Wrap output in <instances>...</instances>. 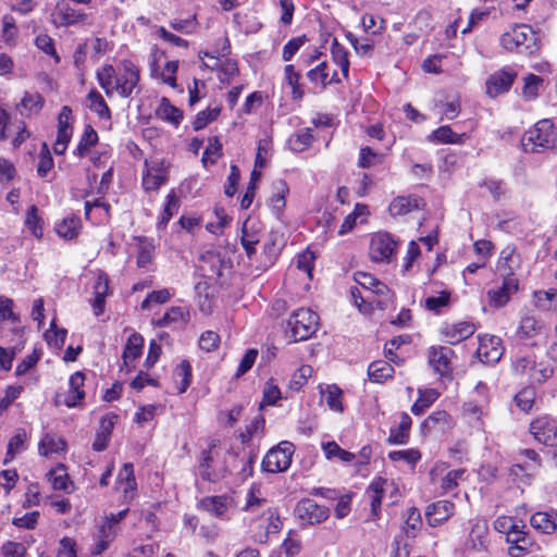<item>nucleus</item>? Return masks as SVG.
I'll list each match as a JSON object with an SVG mask.
<instances>
[{"label": "nucleus", "instance_id": "f257e3e1", "mask_svg": "<svg viewBox=\"0 0 557 557\" xmlns=\"http://www.w3.org/2000/svg\"><path fill=\"white\" fill-rule=\"evenodd\" d=\"M97 79L108 97L116 92L122 98H129L140 91V73L131 61H124L117 70L109 64L103 65L97 71Z\"/></svg>", "mask_w": 557, "mask_h": 557}, {"label": "nucleus", "instance_id": "f03ea898", "mask_svg": "<svg viewBox=\"0 0 557 557\" xmlns=\"http://www.w3.org/2000/svg\"><path fill=\"white\" fill-rule=\"evenodd\" d=\"M500 45L507 51H517L528 55L540 50V40L533 28L527 24L515 25L500 36Z\"/></svg>", "mask_w": 557, "mask_h": 557}, {"label": "nucleus", "instance_id": "7ed1b4c3", "mask_svg": "<svg viewBox=\"0 0 557 557\" xmlns=\"http://www.w3.org/2000/svg\"><path fill=\"white\" fill-rule=\"evenodd\" d=\"M557 129L550 120L539 121L523 134L521 144L525 152H541L554 147Z\"/></svg>", "mask_w": 557, "mask_h": 557}, {"label": "nucleus", "instance_id": "20e7f679", "mask_svg": "<svg viewBox=\"0 0 557 557\" xmlns=\"http://www.w3.org/2000/svg\"><path fill=\"white\" fill-rule=\"evenodd\" d=\"M319 317L308 308L296 310L287 322V334L293 342L310 338L317 331Z\"/></svg>", "mask_w": 557, "mask_h": 557}, {"label": "nucleus", "instance_id": "39448f33", "mask_svg": "<svg viewBox=\"0 0 557 557\" xmlns=\"http://www.w3.org/2000/svg\"><path fill=\"white\" fill-rule=\"evenodd\" d=\"M517 373L527 375L532 382L544 383L553 373V367L546 361H536L534 356L527 355L518 357L513 362Z\"/></svg>", "mask_w": 557, "mask_h": 557}, {"label": "nucleus", "instance_id": "423d86ee", "mask_svg": "<svg viewBox=\"0 0 557 557\" xmlns=\"http://www.w3.org/2000/svg\"><path fill=\"white\" fill-rule=\"evenodd\" d=\"M294 451L295 448L290 442H281L267 453L262 460V469L270 473L286 471L292 463Z\"/></svg>", "mask_w": 557, "mask_h": 557}, {"label": "nucleus", "instance_id": "0eeeda50", "mask_svg": "<svg viewBox=\"0 0 557 557\" xmlns=\"http://www.w3.org/2000/svg\"><path fill=\"white\" fill-rule=\"evenodd\" d=\"M518 76L517 71L511 66H504L492 73L486 82V94L491 98H496L508 92Z\"/></svg>", "mask_w": 557, "mask_h": 557}, {"label": "nucleus", "instance_id": "6e6552de", "mask_svg": "<svg viewBox=\"0 0 557 557\" xmlns=\"http://www.w3.org/2000/svg\"><path fill=\"white\" fill-rule=\"evenodd\" d=\"M295 516L305 525L319 524L330 516L327 507L317 504L310 498L299 500L295 507Z\"/></svg>", "mask_w": 557, "mask_h": 557}, {"label": "nucleus", "instance_id": "1a4fd4ad", "mask_svg": "<svg viewBox=\"0 0 557 557\" xmlns=\"http://www.w3.org/2000/svg\"><path fill=\"white\" fill-rule=\"evenodd\" d=\"M530 433L535 441L545 446H557V421L548 416L534 419L530 423Z\"/></svg>", "mask_w": 557, "mask_h": 557}, {"label": "nucleus", "instance_id": "9d476101", "mask_svg": "<svg viewBox=\"0 0 557 557\" xmlns=\"http://www.w3.org/2000/svg\"><path fill=\"white\" fill-rule=\"evenodd\" d=\"M397 243L388 233L375 234L370 244V255L374 261L389 262L392 256L395 253Z\"/></svg>", "mask_w": 557, "mask_h": 557}, {"label": "nucleus", "instance_id": "9b49d317", "mask_svg": "<svg viewBox=\"0 0 557 557\" xmlns=\"http://www.w3.org/2000/svg\"><path fill=\"white\" fill-rule=\"evenodd\" d=\"M518 290V281L512 275H508L503 280L499 286H495L487 292L488 302L496 308L504 307L512 294Z\"/></svg>", "mask_w": 557, "mask_h": 557}, {"label": "nucleus", "instance_id": "f8f14e48", "mask_svg": "<svg viewBox=\"0 0 557 557\" xmlns=\"http://www.w3.org/2000/svg\"><path fill=\"white\" fill-rule=\"evenodd\" d=\"M455 352L449 347L438 346L429 349V363L442 376L451 372V358Z\"/></svg>", "mask_w": 557, "mask_h": 557}, {"label": "nucleus", "instance_id": "ddd939ff", "mask_svg": "<svg viewBox=\"0 0 557 557\" xmlns=\"http://www.w3.org/2000/svg\"><path fill=\"white\" fill-rule=\"evenodd\" d=\"M454 510L455 505L449 500H438L430 504L425 510L428 523L431 527L440 525L453 516Z\"/></svg>", "mask_w": 557, "mask_h": 557}, {"label": "nucleus", "instance_id": "4468645a", "mask_svg": "<svg viewBox=\"0 0 557 557\" xmlns=\"http://www.w3.org/2000/svg\"><path fill=\"white\" fill-rule=\"evenodd\" d=\"M498 337L481 338L476 349V356L481 362L491 364L497 362L503 355V347L499 346Z\"/></svg>", "mask_w": 557, "mask_h": 557}, {"label": "nucleus", "instance_id": "2eb2a0df", "mask_svg": "<svg viewBox=\"0 0 557 557\" xmlns=\"http://www.w3.org/2000/svg\"><path fill=\"white\" fill-rule=\"evenodd\" d=\"M85 375L83 372H75L70 376L69 392L64 397V405L69 408L76 407L85 398L83 389Z\"/></svg>", "mask_w": 557, "mask_h": 557}, {"label": "nucleus", "instance_id": "dca6fc26", "mask_svg": "<svg viewBox=\"0 0 557 557\" xmlns=\"http://www.w3.org/2000/svg\"><path fill=\"white\" fill-rule=\"evenodd\" d=\"M423 205V200L418 196H399L391 202L388 210L393 216H399L408 214L412 210H419Z\"/></svg>", "mask_w": 557, "mask_h": 557}, {"label": "nucleus", "instance_id": "f3484780", "mask_svg": "<svg viewBox=\"0 0 557 557\" xmlns=\"http://www.w3.org/2000/svg\"><path fill=\"white\" fill-rule=\"evenodd\" d=\"M117 533V527H114L113 522L103 521L102 524L98 527L96 543L94 548L91 549L92 555H100L106 549H108L110 543L113 541Z\"/></svg>", "mask_w": 557, "mask_h": 557}, {"label": "nucleus", "instance_id": "a211bd4d", "mask_svg": "<svg viewBox=\"0 0 557 557\" xmlns=\"http://www.w3.org/2000/svg\"><path fill=\"white\" fill-rule=\"evenodd\" d=\"M214 448L215 444L212 443L208 449L202 450L198 465L199 475L202 480L209 482H216L223 476L220 472L212 468Z\"/></svg>", "mask_w": 557, "mask_h": 557}, {"label": "nucleus", "instance_id": "6ab92c4d", "mask_svg": "<svg viewBox=\"0 0 557 557\" xmlns=\"http://www.w3.org/2000/svg\"><path fill=\"white\" fill-rule=\"evenodd\" d=\"M545 325L541 320L533 315H524L517 330L519 339L529 341L534 339L544 333Z\"/></svg>", "mask_w": 557, "mask_h": 557}, {"label": "nucleus", "instance_id": "aec40b11", "mask_svg": "<svg viewBox=\"0 0 557 557\" xmlns=\"http://www.w3.org/2000/svg\"><path fill=\"white\" fill-rule=\"evenodd\" d=\"M475 332V326L470 322H459L447 325L443 329V334L447 338V343L456 345L463 339L469 338Z\"/></svg>", "mask_w": 557, "mask_h": 557}, {"label": "nucleus", "instance_id": "412c9836", "mask_svg": "<svg viewBox=\"0 0 557 557\" xmlns=\"http://www.w3.org/2000/svg\"><path fill=\"white\" fill-rule=\"evenodd\" d=\"M530 523L533 529L544 534H552L557 528V512L537 511L531 516Z\"/></svg>", "mask_w": 557, "mask_h": 557}, {"label": "nucleus", "instance_id": "4be33fe9", "mask_svg": "<svg viewBox=\"0 0 557 557\" xmlns=\"http://www.w3.org/2000/svg\"><path fill=\"white\" fill-rule=\"evenodd\" d=\"M412 420L408 413L403 412L400 414V421L397 426H393L389 430L388 443L395 445H405L409 441V434L411 429Z\"/></svg>", "mask_w": 557, "mask_h": 557}, {"label": "nucleus", "instance_id": "5701e85b", "mask_svg": "<svg viewBox=\"0 0 557 557\" xmlns=\"http://www.w3.org/2000/svg\"><path fill=\"white\" fill-rule=\"evenodd\" d=\"M307 77L312 84L319 86L321 89H324L332 83H339L336 72H334L330 77L329 65L325 61L319 63L315 67L308 71Z\"/></svg>", "mask_w": 557, "mask_h": 557}, {"label": "nucleus", "instance_id": "b1692460", "mask_svg": "<svg viewBox=\"0 0 557 557\" xmlns=\"http://www.w3.org/2000/svg\"><path fill=\"white\" fill-rule=\"evenodd\" d=\"M386 484H387V480L377 478L367 488L366 494L370 499L371 513L373 517L379 516V511H380V508L382 505V498H383V495L385 492Z\"/></svg>", "mask_w": 557, "mask_h": 557}, {"label": "nucleus", "instance_id": "393cba45", "mask_svg": "<svg viewBox=\"0 0 557 557\" xmlns=\"http://www.w3.org/2000/svg\"><path fill=\"white\" fill-rule=\"evenodd\" d=\"M199 507L214 517H223L228 509V497L225 495L203 497Z\"/></svg>", "mask_w": 557, "mask_h": 557}, {"label": "nucleus", "instance_id": "a878e982", "mask_svg": "<svg viewBox=\"0 0 557 557\" xmlns=\"http://www.w3.org/2000/svg\"><path fill=\"white\" fill-rule=\"evenodd\" d=\"M242 245L249 258L256 252L255 246L259 243L260 236L257 225L249 220H246L242 230Z\"/></svg>", "mask_w": 557, "mask_h": 557}, {"label": "nucleus", "instance_id": "bb28decb", "mask_svg": "<svg viewBox=\"0 0 557 557\" xmlns=\"http://www.w3.org/2000/svg\"><path fill=\"white\" fill-rule=\"evenodd\" d=\"M144 338L138 333H133L126 343L123 351V361L126 367L141 355Z\"/></svg>", "mask_w": 557, "mask_h": 557}, {"label": "nucleus", "instance_id": "cd10ccee", "mask_svg": "<svg viewBox=\"0 0 557 557\" xmlns=\"http://www.w3.org/2000/svg\"><path fill=\"white\" fill-rule=\"evenodd\" d=\"M66 448V443L61 437H58L53 434H45L39 442L38 450L42 456H48L50 454H58L64 451Z\"/></svg>", "mask_w": 557, "mask_h": 557}, {"label": "nucleus", "instance_id": "c85d7f7f", "mask_svg": "<svg viewBox=\"0 0 557 557\" xmlns=\"http://www.w3.org/2000/svg\"><path fill=\"white\" fill-rule=\"evenodd\" d=\"M393 373V367L385 360L373 361L368 368V375L370 381L376 383H382L385 380L392 377Z\"/></svg>", "mask_w": 557, "mask_h": 557}, {"label": "nucleus", "instance_id": "c756f323", "mask_svg": "<svg viewBox=\"0 0 557 557\" xmlns=\"http://www.w3.org/2000/svg\"><path fill=\"white\" fill-rule=\"evenodd\" d=\"M189 321V311L185 307H172L157 322L158 326L164 327L172 323H180L186 325Z\"/></svg>", "mask_w": 557, "mask_h": 557}, {"label": "nucleus", "instance_id": "7c9ffc66", "mask_svg": "<svg viewBox=\"0 0 557 557\" xmlns=\"http://www.w3.org/2000/svg\"><path fill=\"white\" fill-rule=\"evenodd\" d=\"M55 10L63 25H74L87 17L85 13L71 8L65 1L59 2Z\"/></svg>", "mask_w": 557, "mask_h": 557}, {"label": "nucleus", "instance_id": "2f4dec72", "mask_svg": "<svg viewBox=\"0 0 557 557\" xmlns=\"http://www.w3.org/2000/svg\"><path fill=\"white\" fill-rule=\"evenodd\" d=\"M26 431L24 429H17L15 434L9 440L4 463L12 461L17 454L26 449Z\"/></svg>", "mask_w": 557, "mask_h": 557}, {"label": "nucleus", "instance_id": "473e14b6", "mask_svg": "<svg viewBox=\"0 0 557 557\" xmlns=\"http://www.w3.org/2000/svg\"><path fill=\"white\" fill-rule=\"evenodd\" d=\"M137 252V267L140 269H147L153 259L154 245L152 240L139 237Z\"/></svg>", "mask_w": 557, "mask_h": 557}, {"label": "nucleus", "instance_id": "72a5a7b5", "mask_svg": "<svg viewBox=\"0 0 557 557\" xmlns=\"http://www.w3.org/2000/svg\"><path fill=\"white\" fill-rule=\"evenodd\" d=\"M157 114L160 119L170 122L176 126L181 123L183 119L182 110L171 104V102L166 98H162L160 106L157 110Z\"/></svg>", "mask_w": 557, "mask_h": 557}, {"label": "nucleus", "instance_id": "f704fd0d", "mask_svg": "<svg viewBox=\"0 0 557 557\" xmlns=\"http://www.w3.org/2000/svg\"><path fill=\"white\" fill-rule=\"evenodd\" d=\"M174 377L176 380V388L180 394L187 391L191 383V367L187 360H182L174 370Z\"/></svg>", "mask_w": 557, "mask_h": 557}, {"label": "nucleus", "instance_id": "c9c22d12", "mask_svg": "<svg viewBox=\"0 0 557 557\" xmlns=\"http://www.w3.org/2000/svg\"><path fill=\"white\" fill-rule=\"evenodd\" d=\"M312 141V131L310 128H304L289 137L288 146L295 152H302L311 146Z\"/></svg>", "mask_w": 557, "mask_h": 557}, {"label": "nucleus", "instance_id": "e433bc0d", "mask_svg": "<svg viewBox=\"0 0 557 557\" xmlns=\"http://www.w3.org/2000/svg\"><path fill=\"white\" fill-rule=\"evenodd\" d=\"M81 228V220L77 216L64 218L60 223L55 225V231L59 236L72 239L77 236Z\"/></svg>", "mask_w": 557, "mask_h": 557}, {"label": "nucleus", "instance_id": "4c0bfd02", "mask_svg": "<svg viewBox=\"0 0 557 557\" xmlns=\"http://www.w3.org/2000/svg\"><path fill=\"white\" fill-rule=\"evenodd\" d=\"M267 507H270L268 500L264 497H261L259 488L252 486L247 494L244 510L251 513H258L259 510L262 512Z\"/></svg>", "mask_w": 557, "mask_h": 557}, {"label": "nucleus", "instance_id": "58836bf2", "mask_svg": "<svg viewBox=\"0 0 557 557\" xmlns=\"http://www.w3.org/2000/svg\"><path fill=\"white\" fill-rule=\"evenodd\" d=\"M440 394L436 389L420 391L419 398L411 406V411L416 416H420L429 408L437 398Z\"/></svg>", "mask_w": 557, "mask_h": 557}, {"label": "nucleus", "instance_id": "ea45409f", "mask_svg": "<svg viewBox=\"0 0 557 557\" xmlns=\"http://www.w3.org/2000/svg\"><path fill=\"white\" fill-rule=\"evenodd\" d=\"M331 54L333 61L341 67L344 77H348L349 60L348 52L336 39L333 40L331 47Z\"/></svg>", "mask_w": 557, "mask_h": 557}, {"label": "nucleus", "instance_id": "a19ab883", "mask_svg": "<svg viewBox=\"0 0 557 557\" xmlns=\"http://www.w3.org/2000/svg\"><path fill=\"white\" fill-rule=\"evenodd\" d=\"M180 208V200L174 193H170L166 196V202L164 209L157 223L158 228H165L171 218L177 213Z\"/></svg>", "mask_w": 557, "mask_h": 557}, {"label": "nucleus", "instance_id": "79ce46f5", "mask_svg": "<svg viewBox=\"0 0 557 557\" xmlns=\"http://www.w3.org/2000/svg\"><path fill=\"white\" fill-rule=\"evenodd\" d=\"M49 481L52 484L53 490L67 491L71 484L69 474L63 465H59L57 468L50 470L47 474Z\"/></svg>", "mask_w": 557, "mask_h": 557}, {"label": "nucleus", "instance_id": "37998d69", "mask_svg": "<svg viewBox=\"0 0 557 557\" xmlns=\"http://www.w3.org/2000/svg\"><path fill=\"white\" fill-rule=\"evenodd\" d=\"M449 426V414L444 411H435L431 413L422 423V429L431 431L432 429H440L444 431Z\"/></svg>", "mask_w": 557, "mask_h": 557}, {"label": "nucleus", "instance_id": "c03bdc74", "mask_svg": "<svg viewBox=\"0 0 557 557\" xmlns=\"http://www.w3.org/2000/svg\"><path fill=\"white\" fill-rule=\"evenodd\" d=\"M422 524L420 511L411 507L407 510V518L403 531L407 537H414Z\"/></svg>", "mask_w": 557, "mask_h": 557}, {"label": "nucleus", "instance_id": "a18cd8bd", "mask_svg": "<svg viewBox=\"0 0 557 557\" xmlns=\"http://www.w3.org/2000/svg\"><path fill=\"white\" fill-rule=\"evenodd\" d=\"M45 100L38 92H25L21 100L20 107H22L27 113L26 115L38 113L44 107Z\"/></svg>", "mask_w": 557, "mask_h": 557}, {"label": "nucleus", "instance_id": "49530a36", "mask_svg": "<svg viewBox=\"0 0 557 557\" xmlns=\"http://www.w3.org/2000/svg\"><path fill=\"white\" fill-rule=\"evenodd\" d=\"M98 141V134L94 129L91 125H86L84 133L81 137V140L76 147V153L79 157H83L86 154V152L97 144Z\"/></svg>", "mask_w": 557, "mask_h": 557}, {"label": "nucleus", "instance_id": "de8ad7c7", "mask_svg": "<svg viewBox=\"0 0 557 557\" xmlns=\"http://www.w3.org/2000/svg\"><path fill=\"white\" fill-rule=\"evenodd\" d=\"M89 108L91 111L96 112L100 117L110 119L111 111L106 103L103 97L97 90H91L88 94Z\"/></svg>", "mask_w": 557, "mask_h": 557}, {"label": "nucleus", "instance_id": "09e8293b", "mask_svg": "<svg viewBox=\"0 0 557 557\" xmlns=\"http://www.w3.org/2000/svg\"><path fill=\"white\" fill-rule=\"evenodd\" d=\"M322 395L331 410L343 412L342 391L336 385H329L325 391L322 392Z\"/></svg>", "mask_w": 557, "mask_h": 557}, {"label": "nucleus", "instance_id": "8fccbe9b", "mask_svg": "<svg viewBox=\"0 0 557 557\" xmlns=\"http://www.w3.org/2000/svg\"><path fill=\"white\" fill-rule=\"evenodd\" d=\"M284 73L286 83L292 87L293 99H301L304 97V90L299 84V73L295 71V67L292 64L285 66Z\"/></svg>", "mask_w": 557, "mask_h": 557}, {"label": "nucleus", "instance_id": "3c124183", "mask_svg": "<svg viewBox=\"0 0 557 557\" xmlns=\"http://www.w3.org/2000/svg\"><path fill=\"white\" fill-rule=\"evenodd\" d=\"M25 225L32 232L36 238L42 237V221L38 215V209L36 206L28 208L25 219Z\"/></svg>", "mask_w": 557, "mask_h": 557}, {"label": "nucleus", "instance_id": "603ef678", "mask_svg": "<svg viewBox=\"0 0 557 557\" xmlns=\"http://www.w3.org/2000/svg\"><path fill=\"white\" fill-rule=\"evenodd\" d=\"M323 450L327 459L337 457L344 462H351L356 457L355 454L341 448L335 442L323 444Z\"/></svg>", "mask_w": 557, "mask_h": 557}, {"label": "nucleus", "instance_id": "864d4df0", "mask_svg": "<svg viewBox=\"0 0 557 557\" xmlns=\"http://www.w3.org/2000/svg\"><path fill=\"white\" fill-rule=\"evenodd\" d=\"M261 519L267 522L265 531L268 534L277 533L282 528L278 512L273 507H267L261 515Z\"/></svg>", "mask_w": 557, "mask_h": 557}, {"label": "nucleus", "instance_id": "5fc2aeb1", "mask_svg": "<svg viewBox=\"0 0 557 557\" xmlns=\"http://www.w3.org/2000/svg\"><path fill=\"white\" fill-rule=\"evenodd\" d=\"M513 400L523 412H529L534 405L535 391L531 387H525L515 396Z\"/></svg>", "mask_w": 557, "mask_h": 557}, {"label": "nucleus", "instance_id": "6e6d98bb", "mask_svg": "<svg viewBox=\"0 0 557 557\" xmlns=\"http://www.w3.org/2000/svg\"><path fill=\"white\" fill-rule=\"evenodd\" d=\"M405 343H408V336H397L388 341L384 347L385 358L391 362L399 364L401 360L396 355V350Z\"/></svg>", "mask_w": 557, "mask_h": 557}, {"label": "nucleus", "instance_id": "4d7b16f0", "mask_svg": "<svg viewBox=\"0 0 557 557\" xmlns=\"http://www.w3.org/2000/svg\"><path fill=\"white\" fill-rule=\"evenodd\" d=\"M220 111L221 110L219 108H208L207 110L200 111L193 123L194 129L200 131L205 128L210 122L214 121L219 116Z\"/></svg>", "mask_w": 557, "mask_h": 557}, {"label": "nucleus", "instance_id": "13d9d810", "mask_svg": "<svg viewBox=\"0 0 557 557\" xmlns=\"http://www.w3.org/2000/svg\"><path fill=\"white\" fill-rule=\"evenodd\" d=\"M543 79L535 75L529 74L524 77V86L522 89V95L527 99H534L537 96L539 87L542 84Z\"/></svg>", "mask_w": 557, "mask_h": 557}, {"label": "nucleus", "instance_id": "bf43d9fd", "mask_svg": "<svg viewBox=\"0 0 557 557\" xmlns=\"http://www.w3.org/2000/svg\"><path fill=\"white\" fill-rule=\"evenodd\" d=\"M67 331L65 329H58L55 321L50 324V329L45 333V337L49 344L55 347H62L66 338Z\"/></svg>", "mask_w": 557, "mask_h": 557}, {"label": "nucleus", "instance_id": "052dcab7", "mask_svg": "<svg viewBox=\"0 0 557 557\" xmlns=\"http://www.w3.org/2000/svg\"><path fill=\"white\" fill-rule=\"evenodd\" d=\"M450 293L447 290L441 292V294L436 297H429L425 299V308L433 312H441L442 308H445L449 305Z\"/></svg>", "mask_w": 557, "mask_h": 557}, {"label": "nucleus", "instance_id": "680f3d73", "mask_svg": "<svg viewBox=\"0 0 557 557\" xmlns=\"http://www.w3.org/2000/svg\"><path fill=\"white\" fill-rule=\"evenodd\" d=\"M393 461L404 460L409 465H416L421 459V454L417 449L394 450L388 454Z\"/></svg>", "mask_w": 557, "mask_h": 557}, {"label": "nucleus", "instance_id": "e2e57ef3", "mask_svg": "<svg viewBox=\"0 0 557 557\" xmlns=\"http://www.w3.org/2000/svg\"><path fill=\"white\" fill-rule=\"evenodd\" d=\"M166 182L165 174H153L152 171L144 172L143 174V187L145 190H158L161 185Z\"/></svg>", "mask_w": 557, "mask_h": 557}, {"label": "nucleus", "instance_id": "0e129e2a", "mask_svg": "<svg viewBox=\"0 0 557 557\" xmlns=\"http://www.w3.org/2000/svg\"><path fill=\"white\" fill-rule=\"evenodd\" d=\"M487 535V524L485 521H475L470 532V540L473 543V547H476V542L480 546H483Z\"/></svg>", "mask_w": 557, "mask_h": 557}, {"label": "nucleus", "instance_id": "69168bd1", "mask_svg": "<svg viewBox=\"0 0 557 557\" xmlns=\"http://www.w3.org/2000/svg\"><path fill=\"white\" fill-rule=\"evenodd\" d=\"M119 480L121 483L124 482V493L127 494L129 491H134L136 487L134 468L132 463H125L119 473Z\"/></svg>", "mask_w": 557, "mask_h": 557}, {"label": "nucleus", "instance_id": "338daca9", "mask_svg": "<svg viewBox=\"0 0 557 557\" xmlns=\"http://www.w3.org/2000/svg\"><path fill=\"white\" fill-rule=\"evenodd\" d=\"M306 41H307V37L305 35L290 39L283 47V54H282L283 60L290 61L292 58L298 52V50L302 47V45Z\"/></svg>", "mask_w": 557, "mask_h": 557}, {"label": "nucleus", "instance_id": "774afa93", "mask_svg": "<svg viewBox=\"0 0 557 557\" xmlns=\"http://www.w3.org/2000/svg\"><path fill=\"white\" fill-rule=\"evenodd\" d=\"M281 549L286 555V557H295L301 550V542L298 537L292 536V531H290L289 535L282 543Z\"/></svg>", "mask_w": 557, "mask_h": 557}]
</instances>
